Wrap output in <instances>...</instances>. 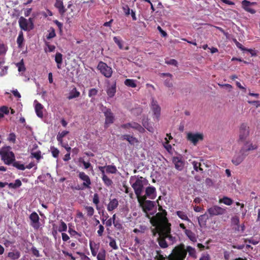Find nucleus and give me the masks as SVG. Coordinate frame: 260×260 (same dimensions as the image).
Wrapping results in <instances>:
<instances>
[{"label":"nucleus","mask_w":260,"mask_h":260,"mask_svg":"<svg viewBox=\"0 0 260 260\" xmlns=\"http://www.w3.org/2000/svg\"><path fill=\"white\" fill-rule=\"evenodd\" d=\"M159 210H162V212L156 213L152 218L151 222L156 229H160L163 232L164 235L169 241V244H173L176 241V238L171 235V224L166 217L167 212L162 210L161 207H159Z\"/></svg>","instance_id":"f257e3e1"},{"label":"nucleus","mask_w":260,"mask_h":260,"mask_svg":"<svg viewBox=\"0 0 260 260\" xmlns=\"http://www.w3.org/2000/svg\"><path fill=\"white\" fill-rule=\"evenodd\" d=\"M187 252L189 256L197 258L196 250L190 246H187L181 243L175 246L172 253L169 255L168 260H185Z\"/></svg>","instance_id":"f03ea898"},{"label":"nucleus","mask_w":260,"mask_h":260,"mask_svg":"<svg viewBox=\"0 0 260 260\" xmlns=\"http://www.w3.org/2000/svg\"><path fill=\"white\" fill-rule=\"evenodd\" d=\"M257 148V145L250 144L248 147L243 146L240 151L234 156L232 162L236 166L240 165L248 155V151L255 150Z\"/></svg>","instance_id":"7ed1b4c3"},{"label":"nucleus","mask_w":260,"mask_h":260,"mask_svg":"<svg viewBox=\"0 0 260 260\" xmlns=\"http://www.w3.org/2000/svg\"><path fill=\"white\" fill-rule=\"evenodd\" d=\"M134 179H136V181L132 184V187L134 189L137 198L139 199L143 192L144 185L145 182H147V180L142 176H133L130 178V182L132 183Z\"/></svg>","instance_id":"20e7f679"},{"label":"nucleus","mask_w":260,"mask_h":260,"mask_svg":"<svg viewBox=\"0 0 260 260\" xmlns=\"http://www.w3.org/2000/svg\"><path fill=\"white\" fill-rule=\"evenodd\" d=\"M249 135V127L245 123H242L240 127L239 142L243 143V146L248 147V145L251 144L247 140Z\"/></svg>","instance_id":"39448f33"},{"label":"nucleus","mask_w":260,"mask_h":260,"mask_svg":"<svg viewBox=\"0 0 260 260\" xmlns=\"http://www.w3.org/2000/svg\"><path fill=\"white\" fill-rule=\"evenodd\" d=\"M0 155L1 156L2 160L6 165H9L15 160L14 153L12 151L8 150L2 149L1 150Z\"/></svg>","instance_id":"423d86ee"},{"label":"nucleus","mask_w":260,"mask_h":260,"mask_svg":"<svg viewBox=\"0 0 260 260\" xmlns=\"http://www.w3.org/2000/svg\"><path fill=\"white\" fill-rule=\"evenodd\" d=\"M97 69L106 78H110L112 76L113 73L112 69L105 62L100 61L98 64Z\"/></svg>","instance_id":"0eeeda50"},{"label":"nucleus","mask_w":260,"mask_h":260,"mask_svg":"<svg viewBox=\"0 0 260 260\" xmlns=\"http://www.w3.org/2000/svg\"><path fill=\"white\" fill-rule=\"evenodd\" d=\"M153 236H155L156 233L158 234L159 237L157 238V241L159 246L161 248H166L168 247L169 243L166 241V238L164 235L163 232L160 229H155L152 231Z\"/></svg>","instance_id":"6e6552de"},{"label":"nucleus","mask_w":260,"mask_h":260,"mask_svg":"<svg viewBox=\"0 0 260 260\" xmlns=\"http://www.w3.org/2000/svg\"><path fill=\"white\" fill-rule=\"evenodd\" d=\"M226 209L217 205H214L207 209V212L211 217L215 216L223 215L226 213Z\"/></svg>","instance_id":"1a4fd4ad"},{"label":"nucleus","mask_w":260,"mask_h":260,"mask_svg":"<svg viewBox=\"0 0 260 260\" xmlns=\"http://www.w3.org/2000/svg\"><path fill=\"white\" fill-rule=\"evenodd\" d=\"M103 112L105 116V127L107 128L109 125L112 124L114 121V114L110 109L107 108L106 107L103 108Z\"/></svg>","instance_id":"9d476101"},{"label":"nucleus","mask_w":260,"mask_h":260,"mask_svg":"<svg viewBox=\"0 0 260 260\" xmlns=\"http://www.w3.org/2000/svg\"><path fill=\"white\" fill-rule=\"evenodd\" d=\"M79 178L82 181H83V187H81L79 186L76 187V189H83L84 188H90V184L91 183L90 179L89 177L84 172H79L78 175Z\"/></svg>","instance_id":"9b49d317"},{"label":"nucleus","mask_w":260,"mask_h":260,"mask_svg":"<svg viewBox=\"0 0 260 260\" xmlns=\"http://www.w3.org/2000/svg\"><path fill=\"white\" fill-rule=\"evenodd\" d=\"M187 140L191 142L194 145H196L199 141H203L204 135L202 133H188L186 136Z\"/></svg>","instance_id":"f8f14e48"},{"label":"nucleus","mask_w":260,"mask_h":260,"mask_svg":"<svg viewBox=\"0 0 260 260\" xmlns=\"http://www.w3.org/2000/svg\"><path fill=\"white\" fill-rule=\"evenodd\" d=\"M140 206L142 207L144 212L147 213L148 211H151L154 207V202L150 200L143 201L142 198L138 199Z\"/></svg>","instance_id":"ddd939ff"},{"label":"nucleus","mask_w":260,"mask_h":260,"mask_svg":"<svg viewBox=\"0 0 260 260\" xmlns=\"http://www.w3.org/2000/svg\"><path fill=\"white\" fill-rule=\"evenodd\" d=\"M18 24L20 29L25 31H29L33 29V28L27 22V19L23 16H21L19 18Z\"/></svg>","instance_id":"4468645a"},{"label":"nucleus","mask_w":260,"mask_h":260,"mask_svg":"<svg viewBox=\"0 0 260 260\" xmlns=\"http://www.w3.org/2000/svg\"><path fill=\"white\" fill-rule=\"evenodd\" d=\"M172 161L175 165V168L178 171H182L184 166V161L183 157L179 155L174 156L172 158Z\"/></svg>","instance_id":"2eb2a0df"},{"label":"nucleus","mask_w":260,"mask_h":260,"mask_svg":"<svg viewBox=\"0 0 260 260\" xmlns=\"http://www.w3.org/2000/svg\"><path fill=\"white\" fill-rule=\"evenodd\" d=\"M156 189L154 186H148L145 189V195L142 197L141 196V198L143 201L145 200L147 197L154 199L156 197Z\"/></svg>","instance_id":"dca6fc26"},{"label":"nucleus","mask_w":260,"mask_h":260,"mask_svg":"<svg viewBox=\"0 0 260 260\" xmlns=\"http://www.w3.org/2000/svg\"><path fill=\"white\" fill-rule=\"evenodd\" d=\"M31 220V225L35 229L38 230L40 226L39 222V216L38 214L34 212L29 216Z\"/></svg>","instance_id":"f3484780"},{"label":"nucleus","mask_w":260,"mask_h":260,"mask_svg":"<svg viewBox=\"0 0 260 260\" xmlns=\"http://www.w3.org/2000/svg\"><path fill=\"white\" fill-rule=\"evenodd\" d=\"M151 110H152L154 115L155 116L157 120H158L160 114V107L157 104L156 101L152 99L151 102Z\"/></svg>","instance_id":"a211bd4d"},{"label":"nucleus","mask_w":260,"mask_h":260,"mask_svg":"<svg viewBox=\"0 0 260 260\" xmlns=\"http://www.w3.org/2000/svg\"><path fill=\"white\" fill-rule=\"evenodd\" d=\"M242 8L246 12L250 14H254L256 13V11L250 8L251 6V2L247 0H243L241 2Z\"/></svg>","instance_id":"6ab92c4d"},{"label":"nucleus","mask_w":260,"mask_h":260,"mask_svg":"<svg viewBox=\"0 0 260 260\" xmlns=\"http://www.w3.org/2000/svg\"><path fill=\"white\" fill-rule=\"evenodd\" d=\"M34 102L36 103L35 110L37 116L39 118H43V109L44 108L43 106L41 103H39L37 100H35Z\"/></svg>","instance_id":"aec40b11"},{"label":"nucleus","mask_w":260,"mask_h":260,"mask_svg":"<svg viewBox=\"0 0 260 260\" xmlns=\"http://www.w3.org/2000/svg\"><path fill=\"white\" fill-rule=\"evenodd\" d=\"M121 139L122 140H125L127 141L128 143L131 145H134L135 143L139 142L138 140L136 138L129 135H122L121 137Z\"/></svg>","instance_id":"412c9836"},{"label":"nucleus","mask_w":260,"mask_h":260,"mask_svg":"<svg viewBox=\"0 0 260 260\" xmlns=\"http://www.w3.org/2000/svg\"><path fill=\"white\" fill-rule=\"evenodd\" d=\"M55 7L58 9L59 14L61 15H63L67 11L63 6V2L61 0H56Z\"/></svg>","instance_id":"4be33fe9"},{"label":"nucleus","mask_w":260,"mask_h":260,"mask_svg":"<svg viewBox=\"0 0 260 260\" xmlns=\"http://www.w3.org/2000/svg\"><path fill=\"white\" fill-rule=\"evenodd\" d=\"M118 201L116 199H113L111 200L107 206V210L111 211L116 209L118 206Z\"/></svg>","instance_id":"5701e85b"},{"label":"nucleus","mask_w":260,"mask_h":260,"mask_svg":"<svg viewBox=\"0 0 260 260\" xmlns=\"http://www.w3.org/2000/svg\"><path fill=\"white\" fill-rule=\"evenodd\" d=\"M8 257L12 260L18 259L20 257V252L18 250L9 252L8 253Z\"/></svg>","instance_id":"b1692460"},{"label":"nucleus","mask_w":260,"mask_h":260,"mask_svg":"<svg viewBox=\"0 0 260 260\" xmlns=\"http://www.w3.org/2000/svg\"><path fill=\"white\" fill-rule=\"evenodd\" d=\"M80 93L78 91L76 87H74L69 93L68 97L69 100H71L74 98H78L80 96Z\"/></svg>","instance_id":"393cba45"},{"label":"nucleus","mask_w":260,"mask_h":260,"mask_svg":"<svg viewBox=\"0 0 260 260\" xmlns=\"http://www.w3.org/2000/svg\"><path fill=\"white\" fill-rule=\"evenodd\" d=\"M131 127L137 130L141 133H143L145 132V129L140 124L135 122H131Z\"/></svg>","instance_id":"a878e982"},{"label":"nucleus","mask_w":260,"mask_h":260,"mask_svg":"<svg viewBox=\"0 0 260 260\" xmlns=\"http://www.w3.org/2000/svg\"><path fill=\"white\" fill-rule=\"evenodd\" d=\"M185 234L189 239L193 242L197 241V237L196 234L191 230H188L185 231Z\"/></svg>","instance_id":"bb28decb"},{"label":"nucleus","mask_w":260,"mask_h":260,"mask_svg":"<svg viewBox=\"0 0 260 260\" xmlns=\"http://www.w3.org/2000/svg\"><path fill=\"white\" fill-rule=\"evenodd\" d=\"M102 180L104 183V184L106 186H110L111 185H112V184H113V181L112 180L110 179L106 175V174H104L103 175H102Z\"/></svg>","instance_id":"cd10ccee"},{"label":"nucleus","mask_w":260,"mask_h":260,"mask_svg":"<svg viewBox=\"0 0 260 260\" xmlns=\"http://www.w3.org/2000/svg\"><path fill=\"white\" fill-rule=\"evenodd\" d=\"M176 215L182 220H186L187 221H190V219L188 218L186 213L182 211H177L176 212Z\"/></svg>","instance_id":"c85d7f7f"},{"label":"nucleus","mask_w":260,"mask_h":260,"mask_svg":"<svg viewBox=\"0 0 260 260\" xmlns=\"http://www.w3.org/2000/svg\"><path fill=\"white\" fill-rule=\"evenodd\" d=\"M116 92V84L112 85L109 87L107 90V93L109 97L112 98L114 96Z\"/></svg>","instance_id":"c756f323"},{"label":"nucleus","mask_w":260,"mask_h":260,"mask_svg":"<svg viewBox=\"0 0 260 260\" xmlns=\"http://www.w3.org/2000/svg\"><path fill=\"white\" fill-rule=\"evenodd\" d=\"M9 188L16 189L20 187L22 185L21 181L19 179H16L14 183H10L7 184Z\"/></svg>","instance_id":"7c9ffc66"},{"label":"nucleus","mask_w":260,"mask_h":260,"mask_svg":"<svg viewBox=\"0 0 260 260\" xmlns=\"http://www.w3.org/2000/svg\"><path fill=\"white\" fill-rule=\"evenodd\" d=\"M219 203H223L225 205L230 206L233 204V201L229 197H223L222 199H219Z\"/></svg>","instance_id":"2f4dec72"},{"label":"nucleus","mask_w":260,"mask_h":260,"mask_svg":"<svg viewBox=\"0 0 260 260\" xmlns=\"http://www.w3.org/2000/svg\"><path fill=\"white\" fill-rule=\"evenodd\" d=\"M117 171V168L114 165L106 166V172L107 173L116 174Z\"/></svg>","instance_id":"473e14b6"},{"label":"nucleus","mask_w":260,"mask_h":260,"mask_svg":"<svg viewBox=\"0 0 260 260\" xmlns=\"http://www.w3.org/2000/svg\"><path fill=\"white\" fill-rule=\"evenodd\" d=\"M208 219V216L206 214H204L200 215L198 217V221L199 223L201 225H205L207 222V220Z\"/></svg>","instance_id":"72a5a7b5"},{"label":"nucleus","mask_w":260,"mask_h":260,"mask_svg":"<svg viewBox=\"0 0 260 260\" xmlns=\"http://www.w3.org/2000/svg\"><path fill=\"white\" fill-rule=\"evenodd\" d=\"M69 133L68 131H63L61 133H59L57 136V140L60 144H62L63 142L62 138Z\"/></svg>","instance_id":"f704fd0d"},{"label":"nucleus","mask_w":260,"mask_h":260,"mask_svg":"<svg viewBox=\"0 0 260 260\" xmlns=\"http://www.w3.org/2000/svg\"><path fill=\"white\" fill-rule=\"evenodd\" d=\"M55 60L57 64V68L60 69V67L59 65L61 64L62 62V55L59 52L56 53L55 54Z\"/></svg>","instance_id":"c9c22d12"},{"label":"nucleus","mask_w":260,"mask_h":260,"mask_svg":"<svg viewBox=\"0 0 260 260\" xmlns=\"http://www.w3.org/2000/svg\"><path fill=\"white\" fill-rule=\"evenodd\" d=\"M124 84L127 86L133 88H135L137 86L136 80L134 79H127L125 80Z\"/></svg>","instance_id":"e433bc0d"},{"label":"nucleus","mask_w":260,"mask_h":260,"mask_svg":"<svg viewBox=\"0 0 260 260\" xmlns=\"http://www.w3.org/2000/svg\"><path fill=\"white\" fill-rule=\"evenodd\" d=\"M191 164L193 166L194 170L197 171H201L203 172V169L201 167V164L200 162H198L197 161H193L191 162Z\"/></svg>","instance_id":"4c0bfd02"},{"label":"nucleus","mask_w":260,"mask_h":260,"mask_svg":"<svg viewBox=\"0 0 260 260\" xmlns=\"http://www.w3.org/2000/svg\"><path fill=\"white\" fill-rule=\"evenodd\" d=\"M9 110L7 106H2L0 108V119L4 117V114H8Z\"/></svg>","instance_id":"58836bf2"},{"label":"nucleus","mask_w":260,"mask_h":260,"mask_svg":"<svg viewBox=\"0 0 260 260\" xmlns=\"http://www.w3.org/2000/svg\"><path fill=\"white\" fill-rule=\"evenodd\" d=\"M24 41V37L22 31L19 33L17 39V43L19 47H21L22 43Z\"/></svg>","instance_id":"ea45409f"},{"label":"nucleus","mask_w":260,"mask_h":260,"mask_svg":"<svg viewBox=\"0 0 260 260\" xmlns=\"http://www.w3.org/2000/svg\"><path fill=\"white\" fill-rule=\"evenodd\" d=\"M12 165L13 167L16 168L17 169L23 171L25 169V167L23 164H21L18 161H14L12 162Z\"/></svg>","instance_id":"a19ab883"},{"label":"nucleus","mask_w":260,"mask_h":260,"mask_svg":"<svg viewBox=\"0 0 260 260\" xmlns=\"http://www.w3.org/2000/svg\"><path fill=\"white\" fill-rule=\"evenodd\" d=\"M108 238L110 240L109 242V246L113 249L117 250L118 249V247L116 244L115 240L111 237H108Z\"/></svg>","instance_id":"79ce46f5"},{"label":"nucleus","mask_w":260,"mask_h":260,"mask_svg":"<svg viewBox=\"0 0 260 260\" xmlns=\"http://www.w3.org/2000/svg\"><path fill=\"white\" fill-rule=\"evenodd\" d=\"M67 230V225L66 223L63 221L62 220H61L60 224L58 226V231L59 232H66Z\"/></svg>","instance_id":"37998d69"},{"label":"nucleus","mask_w":260,"mask_h":260,"mask_svg":"<svg viewBox=\"0 0 260 260\" xmlns=\"http://www.w3.org/2000/svg\"><path fill=\"white\" fill-rule=\"evenodd\" d=\"M98 260H106V251L104 249L101 250L97 254Z\"/></svg>","instance_id":"c03bdc74"},{"label":"nucleus","mask_w":260,"mask_h":260,"mask_svg":"<svg viewBox=\"0 0 260 260\" xmlns=\"http://www.w3.org/2000/svg\"><path fill=\"white\" fill-rule=\"evenodd\" d=\"M113 41L118 45L120 49H123L122 41L118 37H114Z\"/></svg>","instance_id":"a18cd8bd"},{"label":"nucleus","mask_w":260,"mask_h":260,"mask_svg":"<svg viewBox=\"0 0 260 260\" xmlns=\"http://www.w3.org/2000/svg\"><path fill=\"white\" fill-rule=\"evenodd\" d=\"M50 150L53 157H54V158H57L58 157V155L59 153V150L57 148L54 147V146L51 147Z\"/></svg>","instance_id":"49530a36"},{"label":"nucleus","mask_w":260,"mask_h":260,"mask_svg":"<svg viewBox=\"0 0 260 260\" xmlns=\"http://www.w3.org/2000/svg\"><path fill=\"white\" fill-rule=\"evenodd\" d=\"M16 66L18 68L19 72H24L25 71V67L23 59H22L19 62L17 63L16 64Z\"/></svg>","instance_id":"de8ad7c7"},{"label":"nucleus","mask_w":260,"mask_h":260,"mask_svg":"<svg viewBox=\"0 0 260 260\" xmlns=\"http://www.w3.org/2000/svg\"><path fill=\"white\" fill-rule=\"evenodd\" d=\"M31 156L32 157L36 158L38 160H39L41 158H42L40 150H38L35 152H31Z\"/></svg>","instance_id":"09e8293b"},{"label":"nucleus","mask_w":260,"mask_h":260,"mask_svg":"<svg viewBox=\"0 0 260 260\" xmlns=\"http://www.w3.org/2000/svg\"><path fill=\"white\" fill-rule=\"evenodd\" d=\"M55 36H56V34L55 32V29L51 27L50 31L46 36L47 39L50 40V39L54 38Z\"/></svg>","instance_id":"8fccbe9b"},{"label":"nucleus","mask_w":260,"mask_h":260,"mask_svg":"<svg viewBox=\"0 0 260 260\" xmlns=\"http://www.w3.org/2000/svg\"><path fill=\"white\" fill-rule=\"evenodd\" d=\"M85 209H86L88 216H92L94 212V209L91 206H85Z\"/></svg>","instance_id":"3c124183"},{"label":"nucleus","mask_w":260,"mask_h":260,"mask_svg":"<svg viewBox=\"0 0 260 260\" xmlns=\"http://www.w3.org/2000/svg\"><path fill=\"white\" fill-rule=\"evenodd\" d=\"M122 9L126 16H128L130 14L131 10L129 9L128 5H124L122 7Z\"/></svg>","instance_id":"603ef678"},{"label":"nucleus","mask_w":260,"mask_h":260,"mask_svg":"<svg viewBox=\"0 0 260 260\" xmlns=\"http://www.w3.org/2000/svg\"><path fill=\"white\" fill-rule=\"evenodd\" d=\"M98 90L95 88H91L89 90L88 96L89 97H92L96 95L98 93Z\"/></svg>","instance_id":"864d4df0"},{"label":"nucleus","mask_w":260,"mask_h":260,"mask_svg":"<svg viewBox=\"0 0 260 260\" xmlns=\"http://www.w3.org/2000/svg\"><path fill=\"white\" fill-rule=\"evenodd\" d=\"M31 251L32 254L37 257H40L41 256L40 254L39 251L35 247H31Z\"/></svg>","instance_id":"5fc2aeb1"},{"label":"nucleus","mask_w":260,"mask_h":260,"mask_svg":"<svg viewBox=\"0 0 260 260\" xmlns=\"http://www.w3.org/2000/svg\"><path fill=\"white\" fill-rule=\"evenodd\" d=\"M79 161L80 162H81L83 165V166L84 167V168L85 169H87L89 168L91 166V164L89 162H86L85 161H84L82 158H80L79 159Z\"/></svg>","instance_id":"6e6d98bb"},{"label":"nucleus","mask_w":260,"mask_h":260,"mask_svg":"<svg viewBox=\"0 0 260 260\" xmlns=\"http://www.w3.org/2000/svg\"><path fill=\"white\" fill-rule=\"evenodd\" d=\"M89 247H90V249L92 255L93 256H95L97 254V251L95 249V248L93 247L92 241L89 242Z\"/></svg>","instance_id":"4d7b16f0"},{"label":"nucleus","mask_w":260,"mask_h":260,"mask_svg":"<svg viewBox=\"0 0 260 260\" xmlns=\"http://www.w3.org/2000/svg\"><path fill=\"white\" fill-rule=\"evenodd\" d=\"M68 232L71 236H75L76 235L80 236V235L77 232L72 229L71 227H69Z\"/></svg>","instance_id":"13d9d810"},{"label":"nucleus","mask_w":260,"mask_h":260,"mask_svg":"<svg viewBox=\"0 0 260 260\" xmlns=\"http://www.w3.org/2000/svg\"><path fill=\"white\" fill-rule=\"evenodd\" d=\"M7 49L3 43H0V55L6 53Z\"/></svg>","instance_id":"bf43d9fd"},{"label":"nucleus","mask_w":260,"mask_h":260,"mask_svg":"<svg viewBox=\"0 0 260 260\" xmlns=\"http://www.w3.org/2000/svg\"><path fill=\"white\" fill-rule=\"evenodd\" d=\"M45 45L47 46L48 51L50 52L54 51L55 49V46L54 45H50L49 43L48 42H45Z\"/></svg>","instance_id":"052dcab7"},{"label":"nucleus","mask_w":260,"mask_h":260,"mask_svg":"<svg viewBox=\"0 0 260 260\" xmlns=\"http://www.w3.org/2000/svg\"><path fill=\"white\" fill-rule=\"evenodd\" d=\"M165 85L168 87H172L173 86L172 78L166 79L165 81Z\"/></svg>","instance_id":"680f3d73"},{"label":"nucleus","mask_w":260,"mask_h":260,"mask_svg":"<svg viewBox=\"0 0 260 260\" xmlns=\"http://www.w3.org/2000/svg\"><path fill=\"white\" fill-rule=\"evenodd\" d=\"M8 140L13 143H15L16 141V136L14 133H11L8 138Z\"/></svg>","instance_id":"e2e57ef3"},{"label":"nucleus","mask_w":260,"mask_h":260,"mask_svg":"<svg viewBox=\"0 0 260 260\" xmlns=\"http://www.w3.org/2000/svg\"><path fill=\"white\" fill-rule=\"evenodd\" d=\"M165 62L168 64L173 65L174 66H177L178 64L177 61L174 59H171L168 61H166Z\"/></svg>","instance_id":"0e129e2a"},{"label":"nucleus","mask_w":260,"mask_h":260,"mask_svg":"<svg viewBox=\"0 0 260 260\" xmlns=\"http://www.w3.org/2000/svg\"><path fill=\"white\" fill-rule=\"evenodd\" d=\"M93 203L97 205L99 203V197L98 193H95L93 195Z\"/></svg>","instance_id":"69168bd1"},{"label":"nucleus","mask_w":260,"mask_h":260,"mask_svg":"<svg viewBox=\"0 0 260 260\" xmlns=\"http://www.w3.org/2000/svg\"><path fill=\"white\" fill-rule=\"evenodd\" d=\"M199 260H210V256L208 253H204L202 255Z\"/></svg>","instance_id":"338daca9"},{"label":"nucleus","mask_w":260,"mask_h":260,"mask_svg":"<svg viewBox=\"0 0 260 260\" xmlns=\"http://www.w3.org/2000/svg\"><path fill=\"white\" fill-rule=\"evenodd\" d=\"M99 229L97 232L99 236H102L103 235V232L104 231V228L103 225H102V224H100L99 225Z\"/></svg>","instance_id":"774afa93"}]
</instances>
